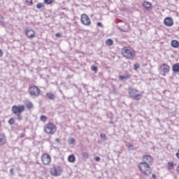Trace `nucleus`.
<instances>
[{
	"label": "nucleus",
	"instance_id": "1",
	"mask_svg": "<svg viewBox=\"0 0 179 179\" xmlns=\"http://www.w3.org/2000/svg\"><path fill=\"white\" fill-rule=\"evenodd\" d=\"M25 110L24 105H14L12 107L11 111L13 114H15L17 117V120L18 121H22L23 120V116H22V113H23Z\"/></svg>",
	"mask_w": 179,
	"mask_h": 179
},
{
	"label": "nucleus",
	"instance_id": "2",
	"mask_svg": "<svg viewBox=\"0 0 179 179\" xmlns=\"http://www.w3.org/2000/svg\"><path fill=\"white\" fill-rule=\"evenodd\" d=\"M138 168L140 169L141 171L144 173V174L148 177H149L150 174H152V169L146 162H140L138 164Z\"/></svg>",
	"mask_w": 179,
	"mask_h": 179
},
{
	"label": "nucleus",
	"instance_id": "3",
	"mask_svg": "<svg viewBox=\"0 0 179 179\" xmlns=\"http://www.w3.org/2000/svg\"><path fill=\"white\" fill-rule=\"evenodd\" d=\"M122 54L127 59H132L136 55L135 50L132 48H123L122 49Z\"/></svg>",
	"mask_w": 179,
	"mask_h": 179
},
{
	"label": "nucleus",
	"instance_id": "4",
	"mask_svg": "<svg viewBox=\"0 0 179 179\" xmlns=\"http://www.w3.org/2000/svg\"><path fill=\"white\" fill-rule=\"evenodd\" d=\"M128 93L134 100H141V97H142L141 94H139V90L132 88V87L128 88Z\"/></svg>",
	"mask_w": 179,
	"mask_h": 179
},
{
	"label": "nucleus",
	"instance_id": "5",
	"mask_svg": "<svg viewBox=\"0 0 179 179\" xmlns=\"http://www.w3.org/2000/svg\"><path fill=\"white\" fill-rule=\"evenodd\" d=\"M44 131L46 134L52 135V134L57 132V127L52 123H48L45 125Z\"/></svg>",
	"mask_w": 179,
	"mask_h": 179
},
{
	"label": "nucleus",
	"instance_id": "6",
	"mask_svg": "<svg viewBox=\"0 0 179 179\" xmlns=\"http://www.w3.org/2000/svg\"><path fill=\"white\" fill-rule=\"evenodd\" d=\"M158 71L162 76H166L170 72V66L166 64H162L159 68Z\"/></svg>",
	"mask_w": 179,
	"mask_h": 179
},
{
	"label": "nucleus",
	"instance_id": "7",
	"mask_svg": "<svg viewBox=\"0 0 179 179\" xmlns=\"http://www.w3.org/2000/svg\"><path fill=\"white\" fill-rule=\"evenodd\" d=\"M28 91H29L30 96H34V97H38V96H40V93L41 92L40 88H38V87H37L36 85L30 87L29 88Z\"/></svg>",
	"mask_w": 179,
	"mask_h": 179
},
{
	"label": "nucleus",
	"instance_id": "8",
	"mask_svg": "<svg viewBox=\"0 0 179 179\" xmlns=\"http://www.w3.org/2000/svg\"><path fill=\"white\" fill-rule=\"evenodd\" d=\"M50 174L55 177H58L62 174V169L59 166L52 168L50 169Z\"/></svg>",
	"mask_w": 179,
	"mask_h": 179
},
{
	"label": "nucleus",
	"instance_id": "9",
	"mask_svg": "<svg viewBox=\"0 0 179 179\" xmlns=\"http://www.w3.org/2000/svg\"><path fill=\"white\" fill-rule=\"evenodd\" d=\"M81 23H83V24L85 26H90L91 21L89 16H87L86 14L81 15Z\"/></svg>",
	"mask_w": 179,
	"mask_h": 179
},
{
	"label": "nucleus",
	"instance_id": "10",
	"mask_svg": "<svg viewBox=\"0 0 179 179\" xmlns=\"http://www.w3.org/2000/svg\"><path fill=\"white\" fill-rule=\"evenodd\" d=\"M42 163L45 166L51 162V157L48 154H43L41 157Z\"/></svg>",
	"mask_w": 179,
	"mask_h": 179
},
{
	"label": "nucleus",
	"instance_id": "11",
	"mask_svg": "<svg viewBox=\"0 0 179 179\" xmlns=\"http://www.w3.org/2000/svg\"><path fill=\"white\" fill-rule=\"evenodd\" d=\"M143 162L147 163L149 164V163L152 164L153 163V158L150 155H145L143 156L142 158Z\"/></svg>",
	"mask_w": 179,
	"mask_h": 179
},
{
	"label": "nucleus",
	"instance_id": "12",
	"mask_svg": "<svg viewBox=\"0 0 179 179\" xmlns=\"http://www.w3.org/2000/svg\"><path fill=\"white\" fill-rule=\"evenodd\" d=\"M25 33L28 38H34L36 37V32L33 29H28Z\"/></svg>",
	"mask_w": 179,
	"mask_h": 179
},
{
	"label": "nucleus",
	"instance_id": "13",
	"mask_svg": "<svg viewBox=\"0 0 179 179\" xmlns=\"http://www.w3.org/2000/svg\"><path fill=\"white\" fill-rule=\"evenodd\" d=\"M119 79L120 80H128V79H131V74L128 71H125L124 74L119 76Z\"/></svg>",
	"mask_w": 179,
	"mask_h": 179
},
{
	"label": "nucleus",
	"instance_id": "14",
	"mask_svg": "<svg viewBox=\"0 0 179 179\" xmlns=\"http://www.w3.org/2000/svg\"><path fill=\"white\" fill-rule=\"evenodd\" d=\"M164 23L165 26H168L170 27L172 24H173L174 22H173V18L168 17L164 19Z\"/></svg>",
	"mask_w": 179,
	"mask_h": 179
},
{
	"label": "nucleus",
	"instance_id": "15",
	"mask_svg": "<svg viewBox=\"0 0 179 179\" xmlns=\"http://www.w3.org/2000/svg\"><path fill=\"white\" fill-rule=\"evenodd\" d=\"M6 143V137H5V134L0 133V145H5Z\"/></svg>",
	"mask_w": 179,
	"mask_h": 179
},
{
	"label": "nucleus",
	"instance_id": "16",
	"mask_svg": "<svg viewBox=\"0 0 179 179\" xmlns=\"http://www.w3.org/2000/svg\"><path fill=\"white\" fill-rule=\"evenodd\" d=\"M172 71L173 73H179V63H176L173 65Z\"/></svg>",
	"mask_w": 179,
	"mask_h": 179
},
{
	"label": "nucleus",
	"instance_id": "17",
	"mask_svg": "<svg viewBox=\"0 0 179 179\" xmlns=\"http://www.w3.org/2000/svg\"><path fill=\"white\" fill-rule=\"evenodd\" d=\"M171 44L172 45V47H173V48H178V47H179V41H178L173 40L171 41Z\"/></svg>",
	"mask_w": 179,
	"mask_h": 179
},
{
	"label": "nucleus",
	"instance_id": "18",
	"mask_svg": "<svg viewBox=\"0 0 179 179\" xmlns=\"http://www.w3.org/2000/svg\"><path fill=\"white\" fill-rule=\"evenodd\" d=\"M143 6L144 8H145V9H150V8H152V3H150L149 1H144L143 3Z\"/></svg>",
	"mask_w": 179,
	"mask_h": 179
},
{
	"label": "nucleus",
	"instance_id": "19",
	"mask_svg": "<svg viewBox=\"0 0 179 179\" xmlns=\"http://www.w3.org/2000/svg\"><path fill=\"white\" fill-rule=\"evenodd\" d=\"M46 97H48L49 100H54L55 99V95L51 92H48L46 94Z\"/></svg>",
	"mask_w": 179,
	"mask_h": 179
},
{
	"label": "nucleus",
	"instance_id": "20",
	"mask_svg": "<svg viewBox=\"0 0 179 179\" xmlns=\"http://www.w3.org/2000/svg\"><path fill=\"white\" fill-rule=\"evenodd\" d=\"M68 160H69V162H70V163H75L76 158L75 157V155H71L69 156Z\"/></svg>",
	"mask_w": 179,
	"mask_h": 179
},
{
	"label": "nucleus",
	"instance_id": "21",
	"mask_svg": "<svg viewBox=\"0 0 179 179\" xmlns=\"http://www.w3.org/2000/svg\"><path fill=\"white\" fill-rule=\"evenodd\" d=\"M106 44H107V45H113V39L108 38L106 41Z\"/></svg>",
	"mask_w": 179,
	"mask_h": 179
},
{
	"label": "nucleus",
	"instance_id": "22",
	"mask_svg": "<svg viewBox=\"0 0 179 179\" xmlns=\"http://www.w3.org/2000/svg\"><path fill=\"white\" fill-rule=\"evenodd\" d=\"M168 167L171 170L173 169V167H174V162H168Z\"/></svg>",
	"mask_w": 179,
	"mask_h": 179
},
{
	"label": "nucleus",
	"instance_id": "23",
	"mask_svg": "<svg viewBox=\"0 0 179 179\" xmlns=\"http://www.w3.org/2000/svg\"><path fill=\"white\" fill-rule=\"evenodd\" d=\"M76 141H75V138H71L70 139H69L68 141V143L69 145H73L75 143Z\"/></svg>",
	"mask_w": 179,
	"mask_h": 179
},
{
	"label": "nucleus",
	"instance_id": "24",
	"mask_svg": "<svg viewBox=\"0 0 179 179\" xmlns=\"http://www.w3.org/2000/svg\"><path fill=\"white\" fill-rule=\"evenodd\" d=\"M26 106H27V108H29V109L33 108V103L31 102H27L26 103Z\"/></svg>",
	"mask_w": 179,
	"mask_h": 179
},
{
	"label": "nucleus",
	"instance_id": "25",
	"mask_svg": "<svg viewBox=\"0 0 179 179\" xmlns=\"http://www.w3.org/2000/svg\"><path fill=\"white\" fill-rule=\"evenodd\" d=\"M8 124L10 125H13V124H15V118L13 117L10 118L8 120Z\"/></svg>",
	"mask_w": 179,
	"mask_h": 179
},
{
	"label": "nucleus",
	"instance_id": "26",
	"mask_svg": "<svg viewBox=\"0 0 179 179\" xmlns=\"http://www.w3.org/2000/svg\"><path fill=\"white\" fill-rule=\"evenodd\" d=\"M44 2L46 5H51L54 2V0H44Z\"/></svg>",
	"mask_w": 179,
	"mask_h": 179
},
{
	"label": "nucleus",
	"instance_id": "27",
	"mask_svg": "<svg viewBox=\"0 0 179 179\" xmlns=\"http://www.w3.org/2000/svg\"><path fill=\"white\" fill-rule=\"evenodd\" d=\"M41 121H43V122H45L47 121V116L42 115L41 116Z\"/></svg>",
	"mask_w": 179,
	"mask_h": 179
},
{
	"label": "nucleus",
	"instance_id": "28",
	"mask_svg": "<svg viewBox=\"0 0 179 179\" xmlns=\"http://www.w3.org/2000/svg\"><path fill=\"white\" fill-rule=\"evenodd\" d=\"M43 7H44V5H43V3H38L36 4V8L38 9H41V8H43Z\"/></svg>",
	"mask_w": 179,
	"mask_h": 179
},
{
	"label": "nucleus",
	"instance_id": "29",
	"mask_svg": "<svg viewBox=\"0 0 179 179\" xmlns=\"http://www.w3.org/2000/svg\"><path fill=\"white\" fill-rule=\"evenodd\" d=\"M91 69H92V71H93L94 72H97V71H99V69H97V66H92L91 67Z\"/></svg>",
	"mask_w": 179,
	"mask_h": 179
},
{
	"label": "nucleus",
	"instance_id": "30",
	"mask_svg": "<svg viewBox=\"0 0 179 179\" xmlns=\"http://www.w3.org/2000/svg\"><path fill=\"white\" fill-rule=\"evenodd\" d=\"M134 68L135 69V71H138V68H139V64L136 63L134 64Z\"/></svg>",
	"mask_w": 179,
	"mask_h": 179
},
{
	"label": "nucleus",
	"instance_id": "31",
	"mask_svg": "<svg viewBox=\"0 0 179 179\" xmlns=\"http://www.w3.org/2000/svg\"><path fill=\"white\" fill-rule=\"evenodd\" d=\"M128 149L129 150H134V149H135V147H134L132 145L129 144V145H127Z\"/></svg>",
	"mask_w": 179,
	"mask_h": 179
},
{
	"label": "nucleus",
	"instance_id": "32",
	"mask_svg": "<svg viewBox=\"0 0 179 179\" xmlns=\"http://www.w3.org/2000/svg\"><path fill=\"white\" fill-rule=\"evenodd\" d=\"M83 157H85V159H87V157H89V155H87V152H83Z\"/></svg>",
	"mask_w": 179,
	"mask_h": 179
},
{
	"label": "nucleus",
	"instance_id": "33",
	"mask_svg": "<svg viewBox=\"0 0 179 179\" xmlns=\"http://www.w3.org/2000/svg\"><path fill=\"white\" fill-rule=\"evenodd\" d=\"M100 136L101 139H103V141H106V134H101Z\"/></svg>",
	"mask_w": 179,
	"mask_h": 179
},
{
	"label": "nucleus",
	"instance_id": "34",
	"mask_svg": "<svg viewBox=\"0 0 179 179\" xmlns=\"http://www.w3.org/2000/svg\"><path fill=\"white\" fill-rule=\"evenodd\" d=\"M27 3H29L30 5H33V0H26Z\"/></svg>",
	"mask_w": 179,
	"mask_h": 179
},
{
	"label": "nucleus",
	"instance_id": "35",
	"mask_svg": "<svg viewBox=\"0 0 179 179\" xmlns=\"http://www.w3.org/2000/svg\"><path fill=\"white\" fill-rule=\"evenodd\" d=\"M94 160H95L96 162H100L101 158H100V157H96L94 158Z\"/></svg>",
	"mask_w": 179,
	"mask_h": 179
},
{
	"label": "nucleus",
	"instance_id": "36",
	"mask_svg": "<svg viewBox=\"0 0 179 179\" xmlns=\"http://www.w3.org/2000/svg\"><path fill=\"white\" fill-rule=\"evenodd\" d=\"M2 22H3V16L0 15V24L2 23Z\"/></svg>",
	"mask_w": 179,
	"mask_h": 179
},
{
	"label": "nucleus",
	"instance_id": "37",
	"mask_svg": "<svg viewBox=\"0 0 179 179\" xmlns=\"http://www.w3.org/2000/svg\"><path fill=\"white\" fill-rule=\"evenodd\" d=\"M97 26H99V27H103V23L101 22H97Z\"/></svg>",
	"mask_w": 179,
	"mask_h": 179
},
{
	"label": "nucleus",
	"instance_id": "38",
	"mask_svg": "<svg viewBox=\"0 0 179 179\" xmlns=\"http://www.w3.org/2000/svg\"><path fill=\"white\" fill-rule=\"evenodd\" d=\"M3 55V52H2V50L0 49V58Z\"/></svg>",
	"mask_w": 179,
	"mask_h": 179
},
{
	"label": "nucleus",
	"instance_id": "39",
	"mask_svg": "<svg viewBox=\"0 0 179 179\" xmlns=\"http://www.w3.org/2000/svg\"><path fill=\"white\" fill-rule=\"evenodd\" d=\"M55 142H57V143H59L61 142V140H59V138H56Z\"/></svg>",
	"mask_w": 179,
	"mask_h": 179
},
{
	"label": "nucleus",
	"instance_id": "40",
	"mask_svg": "<svg viewBox=\"0 0 179 179\" xmlns=\"http://www.w3.org/2000/svg\"><path fill=\"white\" fill-rule=\"evenodd\" d=\"M56 37H61V33H57Z\"/></svg>",
	"mask_w": 179,
	"mask_h": 179
},
{
	"label": "nucleus",
	"instance_id": "41",
	"mask_svg": "<svg viewBox=\"0 0 179 179\" xmlns=\"http://www.w3.org/2000/svg\"><path fill=\"white\" fill-rule=\"evenodd\" d=\"M152 178H154V179L157 178V177L156 176V175H155V173H153V174L152 175Z\"/></svg>",
	"mask_w": 179,
	"mask_h": 179
},
{
	"label": "nucleus",
	"instance_id": "42",
	"mask_svg": "<svg viewBox=\"0 0 179 179\" xmlns=\"http://www.w3.org/2000/svg\"><path fill=\"white\" fill-rule=\"evenodd\" d=\"M10 174H13V168H11L10 169Z\"/></svg>",
	"mask_w": 179,
	"mask_h": 179
},
{
	"label": "nucleus",
	"instance_id": "43",
	"mask_svg": "<svg viewBox=\"0 0 179 179\" xmlns=\"http://www.w3.org/2000/svg\"><path fill=\"white\" fill-rule=\"evenodd\" d=\"M112 93H114V94L117 93V90H113L112 91Z\"/></svg>",
	"mask_w": 179,
	"mask_h": 179
},
{
	"label": "nucleus",
	"instance_id": "44",
	"mask_svg": "<svg viewBox=\"0 0 179 179\" xmlns=\"http://www.w3.org/2000/svg\"><path fill=\"white\" fill-rule=\"evenodd\" d=\"M2 24V26H5V22H3V21H2V22H1Z\"/></svg>",
	"mask_w": 179,
	"mask_h": 179
},
{
	"label": "nucleus",
	"instance_id": "45",
	"mask_svg": "<svg viewBox=\"0 0 179 179\" xmlns=\"http://www.w3.org/2000/svg\"><path fill=\"white\" fill-rule=\"evenodd\" d=\"M0 127H1V122H0Z\"/></svg>",
	"mask_w": 179,
	"mask_h": 179
}]
</instances>
